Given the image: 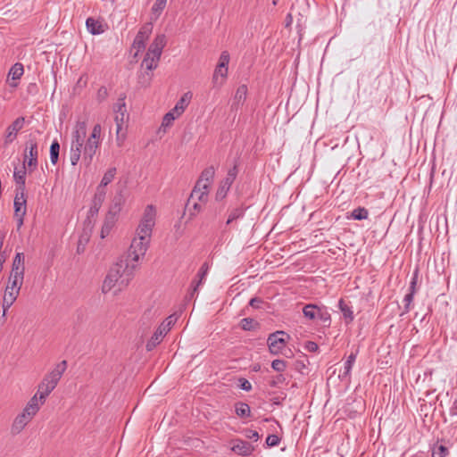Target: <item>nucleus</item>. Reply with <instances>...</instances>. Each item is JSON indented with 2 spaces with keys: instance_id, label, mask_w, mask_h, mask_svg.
<instances>
[{
  "instance_id": "1",
  "label": "nucleus",
  "mask_w": 457,
  "mask_h": 457,
  "mask_svg": "<svg viewBox=\"0 0 457 457\" xmlns=\"http://www.w3.org/2000/svg\"><path fill=\"white\" fill-rule=\"evenodd\" d=\"M102 128L100 124H96L90 136L87 137V122L78 120L71 134V143L70 150V161L72 166L78 164L83 149V162L88 166L96 154L100 145Z\"/></svg>"
},
{
  "instance_id": "2",
  "label": "nucleus",
  "mask_w": 457,
  "mask_h": 457,
  "mask_svg": "<svg viewBox=\"0 0 457 457\" xmlns=\"http://www.w3.org/2000/svg\"><path fill=\"white\" fill-rule=\"evenodd\" d=\"M156 209L153 204H148L136 230V236L132 239L127 255L122 257L130 263L137 264L144 258L149 247L153 228L155 225Z\"/></svg>"
},
{
  "instance_id": "3",
  "label": "nucleus",
  "mask_w": 457,
  "mask_h": 457,
  "mask_svg": "<svg viewBox=\"0 0 457 457\" xmlns=\"http://www.w3.org/2000/svg\"><path fill=\"white\" fill-rule=\"evenodd\" d=\"M137 264L130 263L123 258H120L114 265H112L106 275L103 286L102 292L107 294L114 289V295L119 294L125 289L134 278V273Z\"/></svg>"
},
{
  "instance_id": "4",
  "label": "nucleus",
  "mask_w": 457,
  "mask_h": 457,
  "mask_svg": "<svg viewBox=\"0 0 457 457\" xmlns=\"http://www.w3.org/2000/svg\"><path fill=\"white\" fill-rule=\"evenodd\" d=\"M66 369L67 361H62L44 377L43 380L38 385L37 389V394H39V400L41 404L45 403L46 397L56 387Z\"/></svg>"
},
{
  "instance_id": "5",
  "label": "nucleus",
  "mask_w": 457,
  "mask_h": 457,
  "mask_svg": "<svg viewBox=\"0 0 457 457\" xmlns=\"http://www.w3.org/2000/svg\"><path fill=\"white\" fill-rule=\"evenodd\" d=\"M176 321V314H171L161 323L146 343L145 348L148 352L154 350L163 340L164 337L168 334Z\"/></svg>"
},
{
  "instance_id": "6",
  "label": "nucleus",
  "mask_w": 457,
  "mask_h": 457,
  "mask_svg": "<svg viewBox=\"0 0 457 457\" xmlns=\"http://www.w3.org/2000/svg\"><path fill=\"white\" fill-rule=\"evenodd\" d=\"M289 336L284 331H276L270 334L267 339L270 352L272 354H278L287 345V339Z\"/></svg>"
},
{
  "instance_id": "7",
  "label": "nucleus",
  "mask_w": 457,
  "mask_h": 457,
  "mask_svg": "<svg viewBox=\"0 0 457 457\" xmlns=\"http://www.w3.org/2000/svg\"><path fill=\"white\" fill-rule=\"evenodd\" d=\"M237 173L238 170L237 164L228 170L226 178L220 182L216 192L215 199L217 201H221L226 197L231 185L237 176Z\"/></svg>"
},
{
  "instance_id": "8",
  "label": "nucleus",
  "mask_w": 457,
  "mask_h": 457,
  "mask_svg": "<svg viewBox=\"0 0 457 457\" xmlns=\"http://www.w3.org/2000/svg\"><path fill=\"white\" fill-rule=\"evenodd\" d=\"M13 206L14 218L17 220V227L20 228L23 225L24 216L27 212L24 188H21V191L17 190Z\"/></svg>"
},
{
  "instance_id": "9",
  "label": "nucleus",
  "mask_w": 457,
  "mask_h": 457,
  "mask_svg": "<svg viewBox=\"0 0 457 457\" xmlns=\"http://www.w3.org/2000/svg\"><path fill=\"white\" fill-rule=\"evenodd\" d=\"M152 30L153 24L151 22H148L142 26L139 31L137 32L132 45L133 48L137 50L135 56H137L139 52L143 51L145 48V42L149 38Z\"/></svg>"
},
{
  "instance_id": "10",
  "label": "nucleus",
  "mask_w": 457,
  "mask_h": 457,
  "mask_svg": "<svg viewBox=\"0 0 457 457\" xmlns=\"http://www.w3.org/2000/svg\"><path fill=\"white\" fill-rule=\"evenodd\" d=\"M209 188L210 187H207L206 184L199 185L196 183L187 200V209L190 210V205L193 200H197L202 204H206L208 200Z\"/></svg>"
},
{
  "instance_id": "11",
  "label": "nucleus",
  "mask_w": 457,
  "mask_h": 457,
  "mask_svg": "<svg viewBox=\"0 0 457 457\" xmlns=\"http://www.w3.org/2000/svg\"><path fill=\"white\" fill-rule=\"evenodd\" d=\"M37 144L34 140H29L26 145L25 161L31 170H35L37 166Z\"/></svg>"
},
{
  "instance_id": "12",
  "label": "nucleus",
  "mask_w": 457,
  "mask_h": 457,
  "mask_svg": "<svg viewBox=\"0 0 457 457\" xmlns=\"http://www.w3.org/2000/svg\"><path fill=\"white\" fill-rule=\"evenodd\" d=\"M35 415L31 414L29 411H26L24 409L17 415V417L14 419L12 425V433L14 435H17L21 433L25 427L28 425V423L33 419Z\"/></svg>"
},
{
  "instance_id": "13",
  "label": "nucleus",
  "mask_w": 457,
  "mask_h": 457,
  "mask_svg": "<svg viewBox=\"0 0 457 457\" xmlns=\"http://www.w3.org/2000/svg\"><path fill=\"white\" fill-rule=\"evenodd\" d=\"M114 112L116 113L114 120L117 127V134H119L122 129L126 115V104L124 97L119 98L118 103L114 105Z\"/></svg>"
},
{
  "instance_id": "14",
  "label": "nucleus",
  "mask_w": 457,
  "mask_h": 457,
  "mask_svg": "<svg viewBox=\"0 0 457 457\" xmlns=\"http://www.w3.org/2000/svg\"><path fill=\"white\" fill-rule=\"evenodd\" d=\"M166 46V37L164 34H159L155 37L152 44L150 45L147 53L149 55H154V57H161L162 50Z\"/></svg>"
},
{
  "instance_id": "15",
  "label": "nucleus",
  "mask_w": 457,
  "mask_h": 457,
  "mask_svg": "<svg viewBox=\"0 0 457 457\" xmlns=\"http://www.w3.org/2000/svg\"><path fill=\"white\" fill-rule=\"evenodd\" d=\"M231 450L237 454L248 456L254 451V447L247 441L235 439Z\"/></svg>"
},
{
  "instance_id": "16",
  "label": "nucleus",
  "mask_w": 457,
  "mask_h": 457,
  "mask_svg": "<svg viewBox=\"0 0 457 457\" xmlns=\"http://www.w3.org/2000/svg\"><path fill=\"white\" fill-rule=\"evenodd\" d=\"M126 202V196L120 190L116 193L113 199L112 200L108 212L119 216Z\"/></svg>"
},
{
  "instance_id": "17",
  "label": "nucleus",
  "mask_w": 457,
  "mask_h": 457,
  "mask_svg": "<svg viewBox=\"0 0 457 457\" xmlns=\"http://www.w3.org/2000/svg\"><path fill=\"white\" fill-rule=\"evenodd\" d=\"M208 270H209V265H208L207 262H204L201 266V268H200V270H199V271L197 273V276H196L197 279L195 278V279H194L192 281V285H191L192 288H191V292H190V296L191 297H194L195 294H196V292L198 290L199 286L201 284H203V282H204V278H205V277H206V275L208 273Z\"/></svg>"
},
{
  "instance_id": "18",
  "label": "nucleus",
  "mask_w": 457,
  "mask_h": 457,
  "mask_svg": "<svg viewBox=\"0 0 457 457\" xmlns=\"http://www.w3.org/2000/svg\"><path fill=\"white\" fill-rule=\"evenodd\" d=\"M118 216L107 212L101 228V237L105 238L116 224Z\"/></svg>"
},
{
  "instance_id": "19",
  "label": "nucleus",
  "mask_w": 457,
  "mask_h": 457,
  "mask_svg": "<svg viewBox=\"0 0 457 457\" xmlns=\"http://www.w3.org/2000/svg\"><path fill=\"white\" fill-rule=\"evenodd\" d=\"M192 99V93L190 91L186 92L180 99L177 102L174 108L172 109L173 112H176V116H180L185 109L189 104Z\"/></svg>"
},
{
  "instance_id": "20",
  "label": "nucleus",
  "mask_w": 457,
  "mask_h": 457,
  "mask_svg": "<svg viewBox=\"0 0 457 457\" xmlns=\"http://www.w3.org/2000/svg\"><path fill=\"white\" fill-rule=\"evenodd\" d=\"M106 191H99L96 189L95 194L92 206L89 209V214L94 216L96 215L104 201Z\"/></svg>"
},
{
  "instance_id": "21",
  "label": "nucleus",
  "mask_w": 457,
  "mask_h": 457,
  "mask_svg": "<svg viewBox=\"0 0 457 457\" xmlns=\"http://www.w3.org/2000/svg\"><path fill=\"white\" fill-rule=\"evenodd\" d=\"M86 26L92 35H99L105 31V26L101 21L91 17L87 19Z\"/></svg>"
},
{
  "instance_id": "22",
  "label": "nucleus",
  "mask_w": 457,
  "mask_h": 457,
  "mask_svg": "<svg viewBox=\"0 0 457 457\" xmlns=\"http://www.w3.org/2000/svg\"><path fill=\"white\" fill-rule=\"evenodd\" d=\"M19 294L20 291L18 290H13L12 288L9 289L5 287L2 303L3 309L8 310L14 303Z\"/></svg>"
},
{
  "instance_id": "23",
  "label": "nucleus",
  "mask_w": 457,
  "mask_h": 457,
  "mask_svg": "<svg viewBox=\"0 0 457 457\" xmlns=\"http://www.w3.org/2000/svg\"><path fill=\"white\" fill-rule=\"evenodd\" d=\"M24 255L22 253H17L12 261L11 273L24 276Z\"/></svg>"
},
{
  "instance_id": "24",
  "label": "nucleus",
  "mask_w": 457,
  "mask_h": 457,
  "mask_svg": "<svg viewBox=\"0 0 457 457\" xmlns=\"http://www.w3.org/2000/svg\"><path fill=\"white\" fill-rule=\"evenodd\" d=\"M214 175H215L214 167L209 166L202 171L201 176L198 179V180L196 181V183H198L199 185L206 184L207 187H210L213 180Z\"/></svg>"
},
{
  "instance_id": "25",
  "label": "nucleus",
  "mask_w": 457,
  "mask_h": 457,
  "mask_svg": "<svg viewBox=\"0 0 457 457\" xmlns=\"http://www.w3.org/2000/svg\"><path fill=\"white\" fill-rule=\"evenodd\" d=\"M24 124V118L20 117L17 118L7 129V136L6 138L8 141L12 142L15 137L17 132L21 129Z\"/></svg>"
},
{
  "instance_id": "26",
  "label": "nucleus",
  "mask_w": 457,
  "mask_h": 457,
  "mask_svg": "<svg viewBox=\"0 0 457 457\" xmlns=\"http://www.w3.org/2000/svg\"><path fill=\"white\" fill-rule=\"evenodd\" d=\"M117 170L115 167L110 168L104 174L100 184L97 187V190L105 191V187L108 186L114 179Z\"/></svg>"
},
{
  "instance_id": "27",
  "label": "nucleus",
  "mask_w": 457,
  "mask_h": 457,
  "mask_svg": "<svg viewBox=\"0 0 457 457\" xmlns=\"http://www.w3.org/2000/svg\"><path fill=\"white\" fill-rule=\"evenodd\" d=\"M338 307H339L341 312L343 313L345 323L346 324L351 323L354 319V315H353L352 307L350 305H348L343 299L339 300Z\"/></svg>"
},
{
  "instance_id": "28",
  "label": "nucleus",
  "mask_w": 457,
  "mask_h": 457,
  "mask_svg": "<svg viewBox=\"0 0 457 457\" xmlns=\"http://www.w3.org/2000/svg\"><path fill=\"white\" fill-rule=\"evenodd\" d=\"M320 308L321 307H320L316 304H313V303L306 304L303 308V316L310 320H317L318 313H319Z\"/></svg>"
},
{
  "instance_id": "29",
  "label": "nucleus",
  "mask_w": 457,
  "mask_h": 457,
  "mask_svg": "<svg viewBox=\"0 0 457 457\" xmlns=\"http://www.w3.org/2000/svg\"><path fill=\"white\" fill-rule=\"evenodd\" d=\"M24 279V276L10 273L8 284L6 288H12L13 290L21 291V287L22 286Z\"/></svg>"
},
{
  "instance_id": "30",
  "label": "nucleus",
  "mask_w": 457,
  "mask_h": 457,
  "mask_svg": "<svg viewBox=\"0 0 457 457\" xmlns=\"http://www.w3.org/2000/svg\"><path fill=\"white\" fill-rule=\"evenodd\" d=\"M41 402L39 400V394H36L30 398L24 410L29 411L31 414L36 415L40 409Z\"/></svg>"
},
{
  "instance_id": "31",
  "label": "nucleus",
  "mask_w": 457,
  "mask_h": 457,
  "mask_svg": "<svg viewBox=\"0 0 457 457\" xmlns=\"http://www.w3.org/2000/svg\"><path fill=\"white\" fill-rule=\"evenodd\" d=\"M227 76L228 68L217 65L212 75V81L214 84H222Z\"/></svg>"
},
{
  "instance_id": "32",
  "label": "nucleus",
  "mask_w": 457,
  "mask_h": 457,
  "mask_svg": "<svg viewBox=\"0 0 457 457\" xmlns=\"http://www.w3.org/2000/svg\"><path fill=\"white\" fill-rule=\"evenodd\" d=\"M235 412L240 418H247L251 416L250 406L246 403L238 402L235 404Z\"/></svg>"
},
{
  "instance_id": "33",
  "label": "nucleus",
  "mask_w": 457,
  "mask_h": 457,
  "mask_svg": "<svg viewBox=\"0 0 457 457\" xmlns=\"http://www.w3.org/2000/svg\"><path fill=\"white\" fill-rule=\"evenodd\" d=\"M160 58L161 57H154V55H149V53L146 52L142 62V66H145L148 71H153L157 67Z\"/></svg>"
},
{
  "instance_id": "34",
  "label": "nucleus",
  "mask_w": 457,
  "mask_h": 457,
  "mask_svg": "<svg viewBox=\"0 0 457 457\" xmlns=\"http://www.w3.org/2000/svg\"><path fill=\"white\" fill-rule=\"evenodd\" d=\"M317 320L321 321L323 327L328 328L331 324V316L325 306H321Z\"/></svg>"
},
{
  "instance_id": "35",
  "label": "nucleus",
  "mask_w": 457,
  "mask_h": 457,
  "mask_svg": "<svg viewBox=\"0 0 457 457\" xmlns=\"http://www.w3.org/2000/svg\"><path fill=\"white\" fill-rule=\"evenodd\" d=\"M24 69L23 65L20 62H16L9 71L8 77H11L12 80L20 79L23 75Z\"/></svg>"
},
{
  "instance_id": "36",
  "label": "nucleus",
  "mask_w": 457,
  "mask_h": 457,
  "mask_svg": "<svg viewBox=\"0 0 457 457\" xmlns=\"http://www.w3.org/2000/svg\"><path fill=\"white\" fill-rule=\"evenodd\" d=\"M60 145L57 140H54L50 146V160L53 164H56L59 159Z\"/></svg>"
},
{
  "instance_id": "37",
  "label": "nucleus",
  "mask_w": 457,
  "mask_h": 457,
  "mask_svg": "<svg viewBox=\"0 0 457 457\" xmlns=\"http://www.w3.org/2000/svg\"><path fill=\"white\" fill-rule=\"evenodd\" d=\"M25 176H26V170L25 167L22 168L21 170H14L13 177L16 181V183L20 186V187L17 189L21 191V188L25 189Z\"/></svg>"
},
{
  "instance_id": "38",
  "label": "nucleus",
  "mask_w": 457,
  "mask_h": 457,
  "mask_svg": "<svg viewBox=\"0 0 457 457\" xmlns=\"http://www.w3.org/2000/svg\"><path fill=\"white\" fill-rule=\"evenodd\" d=\"M246 95H247V87L245 85H241L240 87H238V88L236 91L235 101L237 104L244 103L245 100L246 99Z\"/></svg>"
},
{
  "instance_id": "39",
  "label": "nucleus",
  "mask_w": 457,
  "mask_h": 457,
  "mask_svg": "<svg viewBox=\"0 0 457 457\" xmlns=\"http://www.w3.org/2000/svg\"><path fill=\"white\" fill-rule=\"evenodd\" d=\"M244 212H245L244 209L243 208H239V207L231 210V212L228 214V217L226 224L229 225L234 220H237L239 218H242L244 216Z\"/></svg>"
},
{
  "instance_id": "40",
  "label": "nucleus",
  "mask_w": 457,
  "mask_h": 457,
  "mask_svg": "<svg viewBox=\"0 0 457 457\" xmlns=\"http://www.w3.org/2000/svg\"><path fill=\"white\" fill-rule=\"evenodd\" d=\"M368 215L369 212L364 207H358L352 212V218L357 220H365Z\"/></svg>"
},
{
  "instance_id": "41",
  "label": "nucleus",
  "mask_w": 457,
  "mask_h": 457,
  "mask_svg": "<svg viewBox=\"0 0 457 457\" xmlns=\"http://www.w3.org/2000/svg\"><path fill=\"white\" fill-rule=\"evenodd\" d=\"M356 356L357 354L356 353H351L348 357H347V360L345 361V364H344V376H347L350 374L351 370H352V368L353 366V363L356 360Z\"/></svg>"
},
{
  "instance_id": "42",
  "label": "nucleus",
  "mask_w": 457,
  "mask_h": 457,
  "mask_svg": "<svg viewBox=\"0 0 457 457\" xmlns=\"http://www.w3.org/2000/svg\"><path fill=\"white\" fill-rule=\"evenodd\" d=\"M167 0H156L152 7V12L155 15V18H158L162 10L166 6Z\"/></svg>"
},
{
  "instance_id": "43",
  "label": "nucleus",
  "mask_w": 457,
  "mask_h": 457,
  "mask_svg": "<svg viewBox=\"0 0 457 457\" xmlns=\"http://www.w3.org/2000/svg\"><path fill=\"white\" fill-rule=\"evenodd\" d=\"M448 454V449L445 445H435L432 449V457H445Z\"/></svg>"
},
{
  "instance_id": "44",
  "label": "nucleus",
  "mask_w": 457,
  "mask_h": 457,
  "mask_svg": "<svg viewBox=\"0 0 457 457\" xmlns=\"http://www.w3.org/2000/svg\"><path fill=\"white\" fill-rule=\"evenodd\" d=\"M179 116H176V112H173V111H170L169 112H167L163 119H162V128H166V127H169L172 124L173 120L178 118Z\"/></svg>"
},
{
  "instance_id": "45",
  "label": "nucleus",
  "mask_w": 457,
  "mask_h": 457,
  "mask_svg": "<svg viewBox=\"0 0 457 457\" xmlns=\"http://www.w3.org/2000/svg\"><path fill=\"white\" fill-rule=\"evenodd\" d=\"M205 204H202L197 200H193L190 205V210H187L190 216H195L200 212Z\"/></svg>"
},
{
  "instance_id": "46",
  "label": "nucleus",
  "mask_w": 457,
  "mask_h": 457,
  "mask_svg": "<svg viewBox=\"0 0 457 457\" xmlns=\"http://www.w3.org/2000/svg\"><path fill=\"white\" fill-rule=\"evenodd\" d=\"M257 325V323L254 321V320L251 318H244L240 321V327L242 329L249 331L253 328V325Z\"/></svg>"
},
{
  "instance_id": "47",
  "label": "nucleus",
  "mask_w": 457,
  "mask_h": 457,
  "mask_svg": "<svg viewBox=\"0 0 457 457\" xmlns=\"http://www.w3.org/2000/svg\"><path fill=\"white\" fill-rule=\"evenodd\" d=\"M414 293H411V292H409L403 298V303H404V310H403V312L402 313L403 314H405L407 312H410L411 310V304L413 301V298H414Z\"/></svg>"
},
{
  "instance_id": "48",
  "label": "nucleus",
  "mask_w": 457,
  "mask_h": 457,
  "mask_svg": "<svg viewBox=\"0 0 457 457\" xmlns=\"http://www.w3.org/2000/svg\"><path fill=\"white\" fill-rule=\"evenodd\" d=\"M271 367L274 370H276L278 372H282L285 370V369L287 367V363L283 360L277 359L271 362Z\"/></svg>"
},
{
  "instance_id": "49",
  "label": "nucleus",
  "mask_w": 457,
  "mask_h": 457,
  "mask_svg": "<svg viewBox=\"0 0 457 457\" xmlns=\"http://www.w3.org/2000/svg\"><path fill=\"white\" fill-rule=\"evenodd\" d=\"M229 60H230L229 54L227 51H223L220 56L218 65L220 67L228 68Z\"/></svg>"
},
{
  "instance_id": "50",
  "label": "nucleus",
  "mask_w": 457,
  "mask_h": 457,
  "mask_svg": "<svg viewBox=\"0 0 457 457\" xmlns=\"http://www.w3.org/2000/svg\"><path fill=\"white\" fill-rule=\"evenodd\" d=\"M280 438L277 435H269L266 438V444L269 447L278 445Z\"/></svg>"
},
{
  "instance_id": "51",
  "label": "nucleus",
  "mask_w": 457,
  "mask_h": 457,
  "mask_svg": "<svg viewBox=\"0 0 457 457\" xmlns=\"http://www.w3.org/2000/svg\"><path fill=\"white\" fill-rule=\"evenodd\" d=\"M244 435L246 438L252 439L255 442L258 441V439H259V434L255 430H252V429H248V428L245 429Z\"/></svg>"
},
{
  "instance_id": "52",
  "label": "nucleus",
  "mask_w": 457,
  "mask_h": 457,
  "mask_svg": "<svg viewBox=\"0 0 457 457\" xmlns=\"http://www.w3.org/2000/svg\"><path fill=\"white\" fill-rule=\"evenodd\" d=\"M304 349L311 353H315L319 349V345L313 341H307Z\"/></svg>"
},
{
  "instance_id": "53",
  "label": "nucleus",
  "mask_w": 457,
  "mask_h": 457,
  "mask_svg": "<svg viewBox=\"0 0 457 457\" xmlns=\"http://www.w3.org/2000/svg\"><path fill=\"white\" fill-rule=\"evenodd\" d=\"M417 281H418V270H416L415 272L413 273V277H412L411 281L410 283V288H409L410 292L415 294Z\"/></svg>"
},
{
  "instance_id": "54",
  "label": "nucleus",
  "mask_w": 457,
  "mask_h": 457,
  "mask_svg": "<svg viewBox=\"0 0 457 457\" xmlns=\"http://www.w3.org/2000/svg\"><path fill=\"white\" fill-rule=\"evenodd\" d=\"M239 382H240L239 386L241 389H243L245 391H250L252 389V385L247 379L240 378Z\"/></svg>"
},
{
  "instance_id": "55",
  "label": "nucleus",
  "mask_w": 457,
  "mask_h": 457,
  "mask_svg": "<svg viewBox=\"0 0 457 457\" xmlns=\"http://www.w3.org/2000/svg\"><path fill=\"white\" fill-rule=\"evenodd\" d=\"M262 303L263 301L261 298L253 297L250 300L249 305L252 306L253 308L259 309L261 308Z\"/></svg>"
},
{
  "instance_id": "56",
  "label": "nucleus",
  "mask_w": 457,
  "mask_h": 457,
  "mask_svg": "<svg viewBox=\"0 0 457 457\" xmlns=\"http://www.w3.org/2000/svg\"><path fill=\"white\" fill-rule=\"evenodd\" d=\"M107 96V89L104 87H101L98 90V96L100 100H103Z\"/></svg>"
},
{
  "instance_id": "57",
  "label": "nucleus",
  "mask_w": 457,
  "mask_h": 457,
  "mask_svg": "<svg viewBox=\"0 0 457 457\" xmlns=\"http://www.w3.org/2000/svg\"><path fill=\"white\" fill-rule=\"evenodd\" d=\"M285 380L283 375L279 374L276 377V379L271 382V386H275L278 383H280Z\"/></svg>"
},
{
  "instance_id": "58",
  "label": "nucleus",
  "mask_w": 457,
  "mask_h": 457,
  "mask_svg": "<svg viewBox=\"0 0 457 457\" xmlns=\"http://www.w3.org/2000/svg\"><path fill=\"white\" fill-rule=\"evenodd\" d=\"M450 414L452 416L457 415V401H454L453 406L450 409Z\"/></svg>"
},
{
  "instance_id": "59",
  "label": "nucleus",
  "mask_w": 457,
  "mask_h": 457,
  "mask_svg": "<svg viewBox=\"0 0 457 457\" xmlns=\"http://www.w3.org/2000/svg\"><path fill=\"white\" fill-rule=\"evenodd\" d=\"M293 21V17L290 13L287 14V18H286V26L288 27L291 25Z\"/></svg>"
},
{
  "instance_id": "60",
  "label": "nucleus",
  "mask_w": 457,
  "mask_h": 457,
  "mask_svg": "<svg viewBox=\"0 0 457 457\" xmlns=\"http://www.w3.org/2000/svg\"><path fill=\"white\" fill-rule=\"evenodd\" d=\"M4 262V258L0 254V270H3Z\"/></svg>"
},
{
  "instance_id": "61",
  "label": "nucleus",
  "mask_w": 457,
  "mask_h": 457,
  "mask_svg": "<svg viewBox=\"0 0 457 457\" xmlns=\"http://www.w3.org/2000/svg\"><path fill=\"white\" fill-rule=\"evenodd\" d=\"M7 311H8V310H4V309H3V314H2L3 318H4V317L6 316V312H7Z\"/></svg>"
},
{
  "instance_id": "62",
  "label": "nucleus",
  "mask_w": 457,
  "mask_h": 457,
  "mask_svg": "<svg viewBox=\"0 0 457 457\" xmlns=\"http://www.w3.org/2000/svg\"><path fill=\"white\" fill-rule=\"evenodd\" d=\"M10 86L12 87H17V84L16 83H10Z\"/></svg>"
}]
</instances>
